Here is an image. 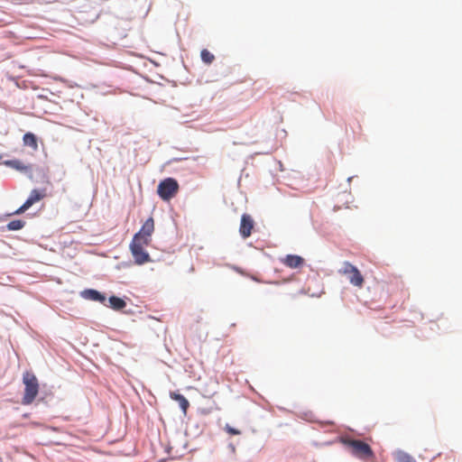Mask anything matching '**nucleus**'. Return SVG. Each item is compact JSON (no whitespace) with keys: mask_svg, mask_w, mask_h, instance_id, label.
Returning a JSON list of instances; mask_svg holds the SVG:
<instances>
[{"mask_svg":"<svg viewBox=\"0 0 462 462\" xmlns=\"http://www.w3.org/2000/svg\"><path fill=\"white\" fill-rule=\"evenodd\" d=\"M24 384V394L22 400L23 405L31 404L39 393V383L37 377L30 372H25L23 376Z\"/></svg>","mask_w":462,"mask_h":462,"instance_id":"2","label":"nucleus"},{"mask_svg":"<svg viewBox=\"0 0 462 462\" xmlns=\"http://www.w3.org/2000/svg\"><path fill=\"white\" fill-rule=\"evenodd\" d=\"M396 462H417L413 457L405 451L398 450L395 455Z\"/></svg>","mask_w":462,"mask_h":462,"instance_id":"16","label":"nucleus"},{"mask_svg":"<svg viewBox=\"0 0 462 462\" xmlns=\"http://www.w3.org/2000/svg\"><path fill=\"white\" fill-rule=\"evenodd\" d=\"M355 178V176H351L347 178V182L350 183V181Z\"/></svg>","mask_w":462,"mask_h":462,"instance_id":"21","label":"nucleus"},{"mask_svg":"<svg viewBox=\"0 0 462 462\" xmlns=\"http://www.w3.org/2000/svg\"><path fill=\"white\" fill-rule=\"evenodd\" d=\"M44 196H45L44 190L33 189L31 191L29 197L24 201V203L26 204V206L31 208L34 203H36V202L40 201L42 199H43Z\"/></svg>","mask_w":462,"mask_h":462,"instance_id":"12","label":"nucleus"},{"mask_svg":"<svg viewBox=\"0 0 462 462\" xmlns=\"http://www.w3.org/2000/svg\"><path fill=\"white\" fill-rule=\"evenodd\" d=\"M225 430L227 433L231 434V435H239L240 434V430L230 426L229 424H226V427H225Z\"/></svg>","mask_w":462,"mask_h":462,"instance_id":"19","label":"nucleus"},{"mask_svg":"<svg viewBox=\"0 0 462 462\" xmlns=\"http://www.w3.org/2000/svg\"><path fill=\"white\" fill-rule=\"evenodd\" d=\"M154 231V221L151 217L146 219V221L143 224L140 230L135 233L133 236V240L142 241L143 244L148 245L151 242V236Z\"/></svg>","mask_w":462,"mask_h":462,"instance_id":"5","label":"nucleus"},{"mask_svg":"<svg viewBox=\"0 0 462 462\" xmlns=\"http://www.w3.org/2000/svg\"><path fill=\"white\" fill-rule=\"evenodd\" d=\"M3 164L32 178L31 166L25 165L22 161L18 159L6 160L3 162Z\"/></svg>","mask_w":462,"mask_h":462,"instance_id":"8","label":"nucleus"},{"mask_svg":"<svg viewBox=\"0 0 462 462\" xmlns=\"http://www.w3.org/2000/svg\"><path fill=\"white\" fill-rule=\"evenodd\" d=\"M170 397L171 399L176 401L179 403L181 411L183 412L184 415H186L187 411L189 407V402L188 401V399L179 392H171Z\"/></svg>","mask_w":462,"mask_h":462,"instance_id":"11","label":"nucleus"},{"mask_svg":"<svg viewBox=\"0 0 462 462\" xmlns=\"http://www.w3.org/2000/svg\"><path fill=\"white\" fill-rule=\"evenodd\" d=\"M282 262L290 268H300L304 264V258L298 254H287Z\"/></svg>","mask_w":462,"mask_h":462,"instance_id":"10","label":"nucleus"},{"mask_svg":"<svg viewBox=\"0 0 462 462\" xmlns=\"http://www.w3.org/2000/svg\"><path fill=\"white\" fill-rule=\"evenodd\" d=\"M23 142L25 146L31 147L34 151L38 149V137L32 132H27L23 136Z\"/></svg>","mask_w":462,"mask_h":462,"instance_id":"13","label":"nucleus"},{"mask_svg":"<svg viewBox=\"0 0 462 462\" xmlns=\"http://www.w3.org/2000/svg\"><path fill=\"white\" fill-rule=\"evenodd\" d=\"M29 208H30L28 206H26V204L23 202V204L19 208H17L14 212L9 214L8 216L21 215V214H23V212H25Z\"/></svg>","mask_w":462,"mask_h":462,"instance_id":"18","label":"nucleus"},{"mask_svg":"<svg viewBox=\"0 0 462 462\" xmlns=\"http://www.w3.org/2000/svg\"><path fill=\"white\" fill-rule=\"evenodd\" d=\"M25 221L23 219H14L7 223L5 228L8 231H17L21 230L25 226Z\"/></svg>","mask_w":462,"mask_h":462,"instance_id":"15","label":"nucleus"},{"mask_svg":"<svg viewBox=\"0 0 462 462\" xmlns=\"http://www.w3.org/2000/svg\"><path fill=\"white\" fill-rule=\"evenodd\" d=\"M229 448L233 452L235 451V446L233 444H229Z\"/></svg>","mask_w":462,"mask_h":462,"instance_id":"22","label":"nucleus"},{"mask_svg":"<svg viewBox=\"0 0 462 462\" xmlns=\"http://www.w3.org/2000/svg\"><path fill=\"white\" fill-rule=\"evenodd\" d=\"M179 190L177 180L168 177L161 180L157 186V194L164 201H169L175 197Z\"/></svg>","mask_w":462,"mask_h":462,"instance_id":"3","label":"nucleus"},{"mask_svg":"<svg viewBox=\"0 0 462 462\" xmlns=\"http://www.w3.org/2000/svg\"><path fill=\"white\" fill-rule=\"evenodd\" d=\"M201 60L206 64H211L215 60V56L207 49H203L200 51Z\"/></svg>","mask_w":462,"mask_h":462,"instance_id":"17","label":"nucleus"},{"mask_svg":"<svg viewBox=\"0 0 462 462\" xmlns=\"http://www.w3.org/2000/svg\"><path fill=\"white\" fill-rule=\"evenodd\" d=\"M79 295L81 298L85 300L99 302L102 305L106 306L107 297L105 292L99 291L96 289L89 288L81 291L79 292Z\"/></svg>","mask_w":462,"mask_h":462,"instance_id":"6","label":"nucleus"},{"mask_svg":"<svg viewBox=\"0 0 462 462\" xmlns=\"http://www.w3.org/2000/svg\"><path fill=\"white\" fill-rule=\"evenodd\" d=\"M339 440L343 445L350 448L352 455L356 457L369 458L374 457V451L367 443L349 437H340Z\"/></svg>","mask_w":462,"mask_h":462,"instance_id":"1","label":"nucleus"},{"mask_svg":"<svg viewBox=\"0 0 462 462\" xmlns=\"http://www.w3.org/2000/svg\"><path fill=\"white\" fill-rule=\"evenodd\" d=\"M2 159V155H0V160Z\"/></svg>","mask_w":462,"mask_h":462,"instance_id":"23","label":"nucleus"},{"mask_svg":"<svg viewBox=\"0 0 462 462\" xmlns=\"http://www.w3.org/2000/svg\"><path fill=\"white\" fill-rule=\"evenodd\" d=\"M351 267H356V266L351 264L348 262H345V263H344V270H343L344 273H350L351 274V273L354 272Z\"/></svg>","mask_w":462,"mask_h":462,"instance_id":"20","label":"nucleus"},{"mask_svg":"<svg viewBox=\"0 0 462 462\" xmlns=\"http://www.w3.org/2000/svg\"><path fill=\"white\" fill-rule=\"evenodd\" d=\"M254 226L253 217L248 214H243L241 217L239 233L243 238H247L251 236L252 230Z\"/></svg>","mask_w":462,"mask_h":462,"instance_id":"7","label":"nucleus"},{"mask_svg":"<svg viewBox=\"0 0 462 462\" xmlns=\"http://www.w3.org/2000/svg\"><path fill=\"white\" fill-rule=\"evenodd\" d=\"M143 245H146L143 244L142 241L132 239L130 243V251L137 265H143L152 261L149 253L143 248Z\"/></svg>","mask_w":462,"mask_h":462,"instance_id":"4","label":"nucleus"},{"mask_svg":"<svg viewBox=\"0 0 462 462\" xmlns=\"http://www.w3.org/2000/svg\"><path fill=\"white\" fill-rule=\"evenodd\" d=\"M125 299V297L121 298L116 295H111L107 298L106 307H108L116 311L123 310L127 305Z\"/></svg>","mask_w":462,"mask_h":462,"instance_id":"9","label":"nucleus"},{"mask_svg":"<svg viewBox=\"0 0 462 462\" xmlns=\"http://www.w3.org/2000/svg\"><path fill=\"white\" fill-rule=\"evenodd\" d=\"M354 272L351 273V275L349 276L350 283L361 287L364 283V278L361 274L360 271L357 269V267H351Z\"/></svg>","mask_w":462,"mask_h":462,"instance_id":"14","label":"nucleus"}]
</instances>
